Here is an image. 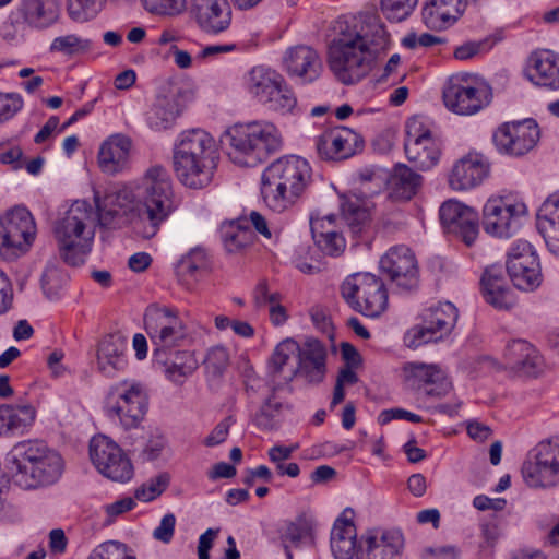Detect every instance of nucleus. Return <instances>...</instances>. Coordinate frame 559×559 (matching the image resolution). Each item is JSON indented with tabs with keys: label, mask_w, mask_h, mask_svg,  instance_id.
<instances>
[{
	"label": "nucleus",
	"mask_w": 559,
	"mask_h": 559,
	"mask_svg": "<svg viewBox=\"0 0 559 559\" xmlns=\"http://www.w3.org/2000/svg\"><path fill=\"white\" fill-rule=\"evenodd\" d=\"M440 221L448 234L472 246L479 231L478 214L457 201H447L440 207Z\"/></svg>",
	"instance_id": "412c9836"
},
{
	"label": "nucleus",
	"mask_w": 559,
	"mask_h": 559,
	"mask_svg": "<svg viewBox=\"0 0 559 559\" xmlns=\"http://www.w3.org/2000/svg\"><path fill=\"white\" fill-rule=\"evenodd\" d=\"M107 0H68V13L78 22L94 19Z\"/></svg>",
	"instance_id": "de8ad7c7"
},
{
	"label": "nucleus",
	"mask_w": 559,
	"mask_h": 559,
	"mask_svg": "<svg viewBox=\"0 0 559 559\" xmlns=\"http://www.w3.org/2000/svg\"><path fill=\"white\" fill-rule=\"evenodd\" d=\"M537 228L551 254L559 259V216L537 222Z\"/></svg>",
	"instance_id": "6e6d98bb"
},
{
	"label": "nucleus",
	"mask_w": 559,
	"mask_h": 559,
	"mask_svg": "<svg viewBox=\"0 0 559 559\" xmlns=\"http://www.w3.org/2000/svg\"><path fill=\"white\" fill-rule=\"evenodd\" d=\"M154 357L156 362L165 367L167 378L176 383H181L199 366L194 353L190 350L155 349Z\"/></svg>",
	"instance_id": "473e14b6"
},
{
	"label": "nucleus",
	"mask_w": 559,
	"mask_h": 559,
	"mask_svg": "<svg viewBox=\"0 0 559 559\" xmlns=\"http://www.w3.org/2000/svg\"><path fill=\"white\" fill-rule=\"evenodd\" d=\"M90 457L97 471L114 481L126 483L133 476V466L129 457L106 436L92 438Z\"/></svg>",
	"instance_id": "a211bd4d"
},
{
	"label": "nucleus",
	"mask_w": 559,
	"mask_h": 559,
	"mask_svg": "<svg viewBox=\"0 0 559 559\" xmlns=\"http://www.w3.org/2000/svg\"><path fill=\"white\" fill-rule=\"evenodd\" d=\"M526 214V205L514 195L490 198L483 209V227L487 234L509 238Z\"/></svg>",
	"instance_id": "2eb2a0df"
},
{
	"label": "nucleus",
	"mask_w": 559,
	"mask_h": 559,
	"mask_svg": "<svg viewBox=\"0 0 559 559\" xmlns=\"http://www.w3.org/2000/svg\"><path fill=\"white\" fill-rule=\"evenodd\" d=\"M380 270L395 286L409 292L418 285V265L414 252L405 246L391 248L380 259Z\"/></svg>",
	"instance_id": "aec40b11"
},
{
	"label": "nucleus",
	"mask_w": 559,
	"mask_h": 559,
	"mask_svg": "<svg viewBox=\"0 0 559 559\" xmlns=\"http://www.w3.org/2000/svg\"><path fill=\"white\" fill-rule=\"evenodd\" d=\"M284 68L290 76L310 83L317 80L322 71V62L318 52L309 46L289 48L284 57Z\"/></svg>",
	"instance_id": "cd10ccee"
},
{
	"label": "nucleus",
	"mask_w": 559,
	"mask_h": 559,
	"mask_svg": "<svg viewBox=\"0 0 559 559\" xmlns=\"http://www.w3.org/2000/svg\"><path fill=\"white\" fill-rule=\"evenodd\" d=\"M169 485V476L166 473L159 474L148 479L135 490L134 497L144 502H148L160 496Z\"/></svg>",
	"instance_id": "603ef678"
},
{
	"label": "nucleus",
	"mask_w": 559,
	"mask_h": 559,
	"mask_svg": "<svg viewBox=\"0 0 559 559\" xmlns=\"http://www.w3.org/2000/svg\"><path fill=\"white\" fill-rule=\"evenodd\" d=\"M418 0H380L381 10L394 22L405 20L417 5Z\"/></svg>",
	"instance_id": "5fc2aeb1"
},
{
	"label": "nucleus",
	"mask_w": 559,
	"mask_h": 559,
	"mask_svg": "<svg viewBox=\"0 0 559 559\" xmlns=\"http://www.w3.org/2000/svg\"><path fill=\"white\" fill-rule=\"evenodd\" d=\"M444 41V38L428 33H424L419 36H417L414 33H411L403 38L402 44L406 48L414 49L417 46L431 47L435 45L442 44Z\"/></svg>",
	"instance_id": "69168bd1"
},
{
	"label": "nucleus",
	"mask_w": 559,
	"mask_h": 559,
	"mask_svg": "<svg viewBox=\"0 0 559 559\" xmlns=\"http://www.w3.org/2000/svg\"><path fill=\"white\" fill-rule=\"evenodd\" d=\"M131 148V140L123 134L111 135L105 141L98 153V165L106 174L121 171L128 160Z\"/></svg>",
	"instance_id": "c9c22d12"
},
{
	"label": "nucleus",
	"mask_w": 559,
	"mask_h": 559,
	"mask_svg": "<svg viewBox=\"0 0 559 559\" xmlns=\"http://www.w3.org/2000/svg\"><path fill=\"white\" fill-rule=\"evenodd\" d=\"M507 272L513 285L521 290L532 292L536 289L543 281L540 264L537 266H522L520 262L506 265Z\"/></svg>",
	"instance_id": "79ce46f5"
},
{
	"label": "nucleus",
	"mask_w": 559,
	"mask_h": 559,
	"mask_svg": "<svg viewBox=\"0 0 559 559\" xmlns=\"http://www.w3.org/2000/svg\"><path fill=\"white\" fill-rule=\"evenodd\" d=\"M540 138L534 119L510 121L500 124L492 134L496 148L510 156H523L532 151Z\"/></svg>",
	"instance_id": "6ab92c4d"
},
{
	"label": "nucleus",
	"mask_w": 559,
	"mask_h": 559,
	"mask_svg": "<svg viewBox=\"0 0 559 559\" xmlns=\"http://www.w3.org/2000/svg\"><path fill=\"white\" fill-rule=\"evenodd\" d=\"M234 423L231 416L226 417L219 421L211 433L205 438L204 444L206 447H215L224 442L229 433V428Z\"/></svg>",
	"instance_id": "774afa93"
},
{
	"label": "nucleus",
	"mask_w": 559,
	"mask_h": 559,
	"mask_svg": "<svg viewBox=\"0 0 559 559\" xmlns=\"http://www.w3.org/2000/svg\"><path fill=\"white\" fill-rule=\"evenodd\" d=\"M24 102L17 93L0 92V124L11 120L22 108Z\"/></svg>",
	"instance_id": "13d9d810"
},
{
	"label": "nucleus",
	"mask_w": 559,
	"mask_h": 559,
	"mask_svg": "<svg viewBox=\"0 0 559 559\" xmlns=\"http://www.w3.org/2000/svg\"><path fill=\"white\" fill-rule=\"evenodd\" d=\"M145 330L156 349H170L187 337V330L175 309L151 305L144 313Z\"/></svg>",
	"instance_id": "f3484780"
},
{
	"label": "nucleus",
	"mask_w": 559,
	"mask_h": 559,
	"mask_svg": "<svg viewBox=\"0 0 559 559\" xmlns=\"http://www.w3.org/2000/svg\"><path fill=\"white\" fill-rule=\"evenodd\" d=\"M485 300L499 310H509L515 305V296L510 288L501 265L488 266L481 277Z\"/></svg>",
	"instance_id": "c756f323"
},
{
	"label": "nucleus",
	"mask_w": 559,
	"mask_h": 559,
	"mask_svg": "<svg viewBox=\"0 0 559 559\" xmlns=\"http://www.w3.org/2000/svg\"><path fill=\"white\" fill-rule=\"evenodd\" d=\"M457 318V309L449 301L428 308L423 314L421 324L407 331L405 335L407 346L417 348L423 344L443 340L452 332Z\"/></svg>",
	"instance_id": "ddd939ff"
},
{
	"label": "nucleus",
	"mask_w": 559,
	"mask_h": 559,
	"mask_svg": "<svg viewBox=\"0 0 559 559\" xmlns=\"http://www.w3.org/2000/svg\"><path fill=\"white\" fill-rule=\"evenodd\" d=\"M283 80L284 76L277 71L257 66L246 74L245 87L253 99L264 105Z\"/></svg>",
	"instance_id": "e433bc0d"
},
{
	"label": "nucleus",
	"mask_w": 559,
	"mask_h": 559,
	"mask_svg": "<svg viewBox=\"0 0 559 559\" xmlns=\"http://www.w3.org/2000/svg\"><path fill=\"white\" fill-rule=\"evenodd\" d=\"M127 338L119 333L107 334L99 342L97 367L105 377L112 378L127 367Z\"/></svg>",
	"instance_id": "c85d7f7f"
},
{
	"label": "nucleus",
	"mask_w": 559,
	"mask_h": 559,
	"mask_svg": "<svg viewBox=\"0 0 559 559\" xmlns=\"http://www.w3.org/2000/svg\"><path fill=\"white\" fill-rule=\"evenodd\" d=\"M318 248L326 255L338 257L346 248V240L342 233L331 236L313 238Z\"/></svg>",
	"instance_id": "052dcab7"
},
{
	"label": "nucleus",
	"mask_w": 559,
	"mask_h": 559,
	"mask_svg": "<svg viewBox=\"0 0 559 559\" xmlns=\"http://www.w3.org/2000/svg\"><path fill=\"white\" fill-rule=\"evenodd\" d=\"M285 409H289V405L277 401L273 393L255 414L253 421L255 426L262 430H272L275 428L278 417Z\"/></svg>",
	"instance_id": "49530a36"
},
{
	"label": "nucleus",
	"mask_w": 559,
	"mask_h": 559,
	"mask_svg": "<svg viewBox=\"0 0 559 559\" xmlns=\"http://www.w3.org/2000/svg\"><path fill=\"white\" fill-rule=\"evenodd\" d=\"M356 139L357 134L345 127L326 130L316 140L317 153L325 160L346 159L355 154Z\"/></svg>",
	"instance_id": "393cba45"
},
{
	"label": "nucleus",
	"mask_w": 559,
	"mask_h": 559,
	"mask_svg": "<svg viewBox=\"0 0 559 559\" xmlns=\"http://www.w3.org/2000/svg\"><path fill=\"white\" fill-rule=\"evenodd\" d=\"M403 549L401 531H370L360 537L357 559H401Z\"/></svg>",
	"instance_id": "4be33fe9"
},
{
	"label": "nucleus",
	"mask_w": 559,
	"mask_h": 559,
	"mask_svg": "<svg viewBox=\"0 0 559 559\" xmlns=\"http://www.w3.org/2000/svg\"><path fill=\"white\" fill-rule=\"evenodd\" d=\"M310 537V527L306 521L298 519L287 523L280 533L281 543L288 559H293L292 547L298 548Z\"/></svg>",
	"instance_id": "c03bdc74"
},
{
	"label": "nucleus",
	"mask_w": 559,
	"mask_h": 559,
	"mask_svg": "<svg viewBox=\"0 0 559 559\" xmlns=\"http://www.w3.org/2000/svg\"><path fill=\"white\" fill-rule=\"evenodd\" d=\"M520 262L522 266H537L539 263L538 255L532 245L525 240H518L511 247L506 265Z\"/></svg>",
	"instance_id": "3c124183"
},
{
	"label": "nucleus",
	"mask_w": 559,
	"mask_h": 559,
	"mask_svg": "<svg viewBox=\"0 0 559 559\" xmlns=\"http://www.w3.org/2000/svg\"><path fill=\"white\" fill-rule=\"evenodd\" d=\"M182 94V90L176 87L169 95L157 98L147 114V124L152 130L162 131L173 127L183 107L180 103Z\"/></svg>",
	"instance_id": "72a5a7b5"
},
{
	"label": "nucleus",
	"mask_w": 559,
	"mask_h": 559,
	"mask_svg": "<svg viewBox=\"0 0 559 559\" xmlns=\"http://www.w3.org/2000/svg\"><path fill=\"white\" fill-rule=\"evenodd\" d=\"M491 88L471 74L450 78L443 90L445 107L457 115H474L491 102Z\"/></svg>",
	"instance_id": "9b49d317"
},
{
	"label": "nucleus",
	"mask_w": 559,
	"mask_h": 559,
	"mask_svg": "<svg viewBox=\"0 0 559 559\" xmlns=\"http://www.w3.org/2000/svg\"><path fill=\"white\" fill-rule=\"evenodd\" d=\"M36 236V224L31 212L16 206L0 217V254L8 260L26 253Z\"/></svg>",
	"instance_id": "f8f14e48"
},
{
	"label": "nucleus",
	"mask_w": 559,
	"mask_h": 559,
	"mask_svg": "<svg viewBox=\"0 0 559 559\" xmlns=\"http://www.w3.org/2000/svg\"><path fill=\"white\" fill-rule=\"evenodd\" d=\"M216 158L214 139L204 130H188L175 147L174 170L186 187L202 189L213 179Z\"/></svg>",
	"instance_id": "39448f33"
},
{
	"label": "nucleus",
	"mask_w": 559,
	"mask_h": 559,
	"mask_svg": "<svg viewBox=\"0 0 559 559\" xmlns=\"http://www.w3.org/2000/svg\"><path fill=\"white\" fill-rule=\"evenodd\" d=\"M335 31L328 51L329 69L338 82L355 84L370 73L379 55L388 48L389 34L376 14L338 20Z\"/></svg>",
	"instance_id": "f03ea898"
},
{
	"label": "nucleus",
	"mask_w": 559,
	"mask_h": 559,
	"mask_svg": "<svg viewBox=\"0 0 559 559\" xmlns=\"http://www.w3.org/2000/svg\"><path fill=\"white\" fill-rule=\"evenodd\" d=\"M347 511L345 510L343 515L335 521L331 532V550L335 559L357 557L359 548L357 532L354 522L345 518Z\"/></svg>",
	"instance_id": "4c0bfd02"
},
{
	"label": "nucleus",
	"mask_w": 559,
	"mask_h": 559,
	"mask_svg": "<svg viewBox=\"0 0 559 559\" xmlns=\"http://www.w3.org/2000/svg\"><path fill=\"white\" fill-rule=\"evenodd\" d=\"M96 214L84 200L74 201L56 222L53 235L61 259L71 266L83 264L92 250Z\"/></svg>",
	"instance_id": "423d86ee"
},
{
	"label": "nucleus",
	"mask_w": 559,
	"mask_h": 559,
	"mask_svg": "<svg viewBox=\"0 0 559 559\" xmlns=\"http://www.w3.org/2000/svg\"><path fill=\"white\" fill-rule=\"evenodd\" d=\"M341 294L353 310L369 318L380 317L388 308L385 285L371 273L348 276L341 286Z\"/></svg>",
	"instance_id": "6e6552de"
},
{
	"label": "nucleus",
	"mask_w": 559,
	"mask_h": 559,
	"mask_svg": "<svg viewBox=\"0 0 559 559\" xmlns=\"http://www.w3.org/2000/svg\"><path fill=\"white\" fill-rule=\"evenodd\" d=\"M206 367L214 373H221L228 365V353L224 347L212 348L205 359Z\"/></svg>",
	"instance_id": "338daca9"
},
{
	"label": "nucleus",
	"mask_w": 559,
	"mask_h": 559,
	"mask_svg": "<svg viewBox=\"0 0 559 559\" xmlns=\"http://www.w3.org/2000/svg\"><path fill=\"white\" fill-rule=\"evenodd\" d=\"M530 350H532V345L524 340H514L510 342L504 350V358L509 367L515 369Z\"/></svg>",
	"instance_id": "e2e57ef3"
},
{
	"label": "nucleus",
	"mask_w": 559,
	"mask_h": 559,
	"mask_svg": "<svg viewBox=\"0 0 559 559\" xmlns=\"http://www.w3.org/2000/svg\"><path fill=\"white\" fill-rule=\"evenodd\" d=\"M373 206L370 197L362 189H355L342 198V216L328 214L324 216H311L310 228L313 238L331 236L342 233L340 224L342 221L354 230L358 231L360 226L369 218V211Z\"/></svg>",
	"instance_id": "9d476101"
},
{
	"label": "nucleus",
	"mask_w": 559,
	"mask_h": 559,
	"mask_svg": "<svg viewBox=\"0 0 559 559\" xmlns=\"http://www.w3.org/2000/svg\"><path fill=\"white\" fill-rule=\"evenodd\" d=\"M533 461L522 465L523 479L532 488H554L559 485V436L540 441L534 449Z\"/></svg>",
	"instance_id": "4468645a"
},
{
	"label": "nucleus",
	"mask_w": 559,
	"mask_h": 559,
	"mask_svg": "<svg viewBox=\"0 0 559 559\" xmlns=\"http://www.w3.org/2000/svg\"><path fill=\"white\" fill-rule=\"evenodd\" d=\"M96 219L102 228L116 230L130 227L143 238L155 237L177 204L171 178L163 166L150 167L142 178L138 197L126 187L94 191Z\"/></svg>",
	"instance_id": "f257e3e1"
},
{
	"label": "nucleus",
	"mask_w": 559,
	"mask_h": 559,
	"mask_svg": "<svg viewBox=\"0 0 559 559\" xmlns=\"http://www.w3.org/2000/svg\"><path fill=\"white\" fill-rule=\"evenodd\" d=\"M60 8V0H22L17 11L28 26L47 29L58 22Z\"/></svg>",
	"instance_id": "2f4dec72"
},
{
	"label": "nucleus",
	"mask_w": 559,
	"mask_h": 559,
	"mask_svg": "<svg viewBox=\"0 0 559 559\" xmlns=\"http://www.w3.org/2000/svg\"><path fill=\"white\" fill-rule=\"evenodd\" d=\"M91 47L88 39L81 38L75 34L56 37L49 47L50 52H60L72 56L80 51H85Z\"/></svg>",
	"instance_id": "8fccbe9b"
},
{
	"label": "nucleus",
	"mask_w": 559,
	"mask_h": 559,
	"mask_svg": "<svg viewBox=\"0 0 559 559\" xmlns=\"http://www.w3.org/2000/svg\"><path fill=\"white\" fill-rule=\"evenodd\" d=\"M526 75L535 85L559 90V55L547 49L533 52L528 58Z\"/></svg>",
	"instance_id": "bb28decb"
},
{
	"label": "nucleus",
	"mask_w": 559,
	"mask_h": 559,
	"mask_svg": "<svg viewBox=\"0 0 559 559\" xmlns=\"http://www.w3.org/2000/svg\"><path fill=\"white\" fill-rule=\"evenodd\" d=\"M263 106H265L271 111H275L282 115L294 114L295 109L297 108V97L293 88L284 79Z\"/></svg>",
	"instance_id": "a18cd8bd"
},
{
	"label": "nucleus",
	"mask_w": 559,
	"mask_h": 559,
	"mask_svg": "<svg viewBox=\"0 0 559 559\" xmlns=\"http://www.w3.org/2000/svg\"><path fill=\"white\" fill-rule=\"evenodd\" d=\"M66 283V278L55 267L47 269L41 277V287L49 299H56Z\"/></svg>",
	"instance_id": "680f3d73"
},
{
	"label": "nucleus",
	"mask_w": 559,
	"mask_h": 559,
	"mask_svg": "<svg viewBox=\"0 0 559 559\" xmlns=\"http://www.w3.org/2000/svg\"><path fill=\"white\" fill-rule=\"evenodd\" d=\"M210 270V260L203 248L197 247L183 255L176 267L177 275L187 284L199 281Z\"/></svg>",
	"instance_id": "ea45409f"
},
{
	"label": "nucleus",
	"mask_w": 559,
	"mask_h": 559,
	"mask_svg": "<svg viewBox=\"0 0 559 559\" xmlns=\"http://www.w3.org/2000/svg\"><path fill=\"white\" fill-rule=\"evenodd\" d=\"M144 9L159 15H175L180 13L186 0H140Z\"/></svg>",
	"instance_id": "4d7b16f0"
},
{
	"label": "nucleus",
	"mask_w": 559,
	"mask_h": 559,
	"mask_svg": "<svg viewBox=\"0 0 559 559\" xmlns=\"http://www.w3.org/2000/svg\"><path fill=\"white\" fill-rule=\"evenodd\" d=\"M407 380L420 389L423 385H435L426 389L429 396L441 397L445 395L451 383L445 378L443 371L437 365H427L424 362H407L404 366Z\"/></svg>",
	"instance_id": "7c9ffc66"
},
{
	"label": "nucleus",
	"mask_w": 559,
	"mask_h": 559,
	"mask_svg": "<svg viewBox=\"0 0 559 559\" xmlns=\"http://www.w3.org/2000/svg\"><path fill=\"white\" fill-rule=\"evenodd\" d=\"M148 396L142 383L121 381L112 385L106 400V414L126 429L136 428L147 411Z\"/></svg>",
	"instance_id": "1a4fd4ad"
},
{
	"label": "nucleus",
	"mask_w": 559,
	"mask_h": 559,
	"mask_svg": "<svg viewBox=\"0 0 559 559\" xmlns=\"http://www.w3.org/2000/svg\"><path fill=\"white\" fill-rule=\"evenodd\" d=\"M229 159L239 166L254 167L282 147L277 128L269 121H252L230 127L224 134Z\"/></svg>",
	"instance_id": "0eeeda50"
},
{
	"label": "nucleus",
	"mask_w": 559,
	"mask_h": 559,
	"mask_svg": "<svg viewBox=\"0 0 559 559\" xmlns=\"http://www.w3.org/2000/svg\"><path fill=\"white\" fill-rule=\"evenodd\" d=\"M423 176L405 164L394 167L389 180L390 197L395 201H408L417 194L423 185Z\"/></svg>",
	"instance_id": "58836bf2"
},
{
	"label": "nucleus",
	"mask_w": 559,
	"mask_h": 559,
	"mask_svg": "<svg viewBox=\"0 0 559 559\" xmlns=\"http://www.w3.org/2000/svg\"><path fill=\"white\" fill-rule=\"evenodd\" d=\"M191 17L207 35L226 32L231 24V9L228 0H190Z\"/></svg>",
	"instance_id": "5701e85b"
},
{
	"label": "nucleus",
	"mask_w": 559,
	"mask_h": 559,
	"mask_svg": "<svg viewBox=\"0 0 559 559\" xmlns=\"http://www.w3.org/2000/svg\"><path fill=\"white\" fill-rule=\"evenodd\" d=\"M299 350V344L293 338H286L282 341L274 349L270 361L269 367L273 374H280L284 366L290 359V357L297 355Z\"/></svg>",
	"instance_id": "09e8293b"
},
{
	"label": "nucleus",
	"mask_w": 559,
	"mask_h": 559,
	"mask_svg": "<svg viewBox=\"0 0 559 559\" xmlns=\"http://www.w3.org/2000/svg\"><path fill=\"white\" fill-rule=\"evenodd\" d=\"M8 468L14 483L24 489L50 486L63 472L61 455L43 441L16 443L7 454Z\"/></svg>",
	"instance_id": "20e7f679"
},
{
	"label": "nucleus",
	"mask_w": 559,
	"mask_h": 559,
	"mask_svg": "<svg viewBox=\"0 0 559 559\" xmlns=\"http://www.w3.org/2000/svg\"><path fill=\"white\" fill-rule=\"evenodd\" d=\"M166 443L164 435L158 431L150 432L133 444L132 453L142 462L154 461L159 457Z\"/></svg>",
	"instance_id": "37998d69"
},
{
	"label": "nucleus",
	"mask_w": 559,
	"mask_h": 559,
	"mask_svg": "<svg viewBox=\"0 0 559 559\" xmlns=\"http://www.w3.org/2000/svg\"><path fill=\"white\" fill-rule=\"evenodd\" d=\"M219 234L224 248L228 253H241L251 247L254 241L252 230L235 222L223 224Z\"/></svg>",
	"instance_id": "a19ab883"
},
{
	"label": "nucleus",
	"mask_w": 559,
	"mask_h": 559,
	"mask_svg": "<svg viewBox=\"0 0 559 559\" xmlns=\"http://www.w3.org/2000/svg\"><path fill=\"white\" fill-rule=\"evenodd\" d=\"M297 357L298 366L292 369L286 380L289 382L296 376H300L308 383H321L326 373L325 346L316 338H307L302 344H299Z\"/></svg>",
	"instance_id": "b1692460"
},
{
	"label": "nucleus",
	"mask_w": 559,
	"mask_h": 559,
	"mask_svg": "<svg viewBox=\"0 0 559 559\" xmlns=\"http://www.w3.org/2000/svg\"><path fill=\"white\" fill-rule=\"evenodd\" d=\"M404 151L409 163L420 170H429L440 159L439 141L432 136L421 116L409 118L405 126Z\"/></svg>",
	"instance_id": "dca6fc26"
},
{
	"label": "nucleus",
	"mask_w": 559,
	"mask_h": 559,
	"mask_svg": "<svg viewBox=\"0 0 559 559\" xmlns=\"http://www.w3.org/2000/svg\"><path fill=\"white\" fill-rule=\"evenodd\" d=\"M11 415L12 419H10V421H12V432L23 431L34 423L36 411L31 405H11Z\"/></svg>",
	"instance_id": "bf43d9fd"
},
{
	"label": "nucleus",
	"mask_w": 559,
	"mask_h": 559,
	"mask_svg": "<svg viewBox=\"0 0 559 559\" xmlns=\"http://www.w3.org/2000/svg\"><path fill=\"white\" fill-rule=\"evenodd\" d=\"M488 174L489 164L484 156L469 153L454 164L449 183L454 190H467L481 183Z\"/></svg>",
	"instance_id": "a878e982"
},
{
	"label": "nucleus",
	"mask_w": 559,
	"mask_h": 559,
	"mask_svg": "<svg viewBox=\"0 0 559 559\" xmlns=\"http://www.w3.org/2000/svg\"><path fill=\"white\" fill-rule=\"evenodd\" d=\"M463 7V0H429L423 8V22L430 29H444L457 20Z\"/></svg>",
	"instance_id": "f704fd0d"
},
{
	"label": "nucleus",
	"mask_w": 559,
	"mask_h": 559,
	"mask_svg": "<svg viewBox=\"0 0 559 559\" xmlns=\"http://www.w3.org/2000/svg\"><path fill=\"white\" fill-rule=\"evenodd\" d=\"M176 516L173 513L165 514L159 525L154 530L153 537L156 540L168 544L174 537Z\"/></svg>",
	"instance_id": "0e129e2a"
},
{
	"label": "nucleus",
	"mask_w": 559,
	"mask_h": 559,
	"mask_svg": "<svg viewBox=\"0 0 559 559\" xmlns=\"http://www.w3.org/2000/svg\"><path fill=\"white\" fill-rule=\"evenodd\" d=\"M87 559H135V557L124 544L109 540L93 549Z\"/></svg>",
	"instance_id": "864d4df0"
},
{
	"label": "nucleus",
	"mask_w": 559,
	"mask_h": 559,
	"mask_svg": "<svg viewBox=\"0 0 559 559\" xmlns=\"http://www.w3.org/2000/svg\"><path fill=\"white\" fill-rule=\"evenodd\" d=\"M312 181V169L307 159L296 155L283 156L264 169L261 193L270 210L283 213L297 204Z\"/></svg>",
	"instance_id": "7ed1b4c3"
}]
</instances>
